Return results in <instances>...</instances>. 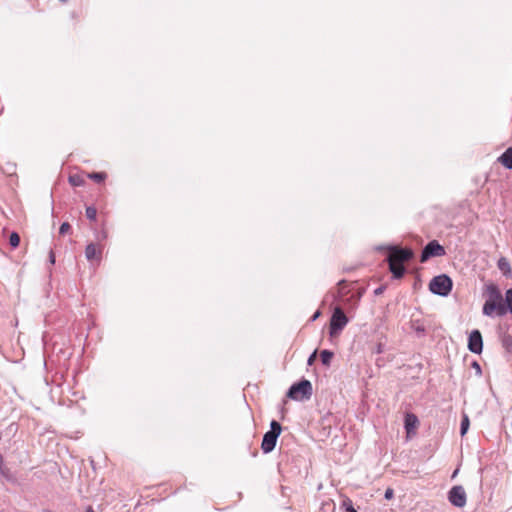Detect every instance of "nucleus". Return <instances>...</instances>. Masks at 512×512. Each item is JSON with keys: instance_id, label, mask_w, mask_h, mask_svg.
Listing matches in <instances>:
<instances>
[{"instance_id": "obj_1", "label": "nucleus", "mask_w": 512, "mask_h": 512, "mask_svg": "<svg viewBox=\"0 0 512 512\" xmlns=\"http://www.w3.org/2000/svg\"><path fill=\"white\" fill-rule=\"evenodd\" d=\"M487 299L483 305V314L489 317L494 315L502 317L506 315V305L503 301L501 291L495 284L486 286Z\"/></svg>"}, {"instance_id": "obj_2", "label": "nucleus", "mask_w": 512, "mask_h": 512, "mask_svg": "<svg viewBox=\"0 0 512 512\" xmlns=\"http://www.w3.org/2000/svg\"><path fill=\"white\" fill-rule=\"evenodd\" d=\"M313 388L309 380L303 379L291 385L287 392V397L295 401L309 400L312 396Z\"/></svg>"}, {"instance_id": "obj_3", "label": "nucleus", "mask_w": 512, "mask_h": 512, "mask_svg": "<svg viewBox=\"0 0 512 512\" xmlns=\"http://www.w3.org/2000/svg\"><path fill=\"white\" fill-rule=\"evenodd\" d=\"M281 431V424L276 420H272L270 423V430L264 434L261 443V449L265 454L270 453L274 450L277 443V439L281 434Z\"/></svg>"}, {"instance_id": "obj_4", "label": "nucleus", "mask_w": 512, "mask_h": 512, "mask_svg": "<svg viewBox=\"0 0 512 512\" xmlns=\"http://www.w3.org/2000/svg\"><path fill=\"white\" fill-rule=\"evenodd\" d=\"M452 287V279L446 274L435 276L429 283V290L433 294L443 297L450 294Z\"/></svg>"}, {"instance_id": "obj_5", "label": "nucleus", "mask_w": 512, "mask_h": 512, "mask_svg": "<svg viewBox=\"0 0 512 512\" xmlns=\"http://www.w3.org/2000/svg\"><path fill=\"white\" fill-rule=\"evenodd\" d=\"M348 321V317L345 315L342 308L339 306L335 307L330 319V336L338 335L347 325Z\"/></svg>"}, {"instance_id": "obj_6", "label": "nucleus", "mask_w": 512, "mask_h": 512, "mask_svg": "<svg viewBox=\"0 0 512 512\" xmlns=\"http://www.w3.org/2000/svg\"><path fill=\"white\" fill-rule=\"evenodd\" d=\"M445 254V248L437 240H432L423 248L420 261L424 263L432 257H442Z\"/></svg>"}, {"instance_id": "obj_7", "label": "nucleus", "mask_w": 512, "mask_h": 512, "mask_svg": "<svg viewBox=\"0 0 512 512\" xmlns=\"http://www.w3.org/2000/svg\"><path fill=\"white\" fill-rule=\"evenodd\" d=\"M413 256L414 253L410 248L391 246L389 247L387 262H399L404 264L405 262L411 260Z\"/></svg>"}, {"instance_id": "obj_8", "label": "nucleus", "mask_w": 512, "mask_h": 512, "mask_svg": "<svg viewBox=\"0 0 512 512\" xmlns=\"http://www.w3.org/2000/svg\"><path fill=\"white\" fill-rule=\"evenodd\" d=\"M448 500L455 507H464L467 501L465 489L461 485L453 486L448 493Z\"/></svg>"}, {"instance_id": "obj_9", "label": "nucleus", "mask_w": 512, "mask_h": 512, "mask_svg": "<svg viewBox=\"0 0 512 512\" xmlns=\"http://www.w3.org/2000/svg\"><path fill=\"white\" fill-rule=\"evenodd\" d=\"M468 349L475 354H480L483 350V339L481 332L477 329L471 331L468 338Z\"/></svg>"}, {"instance_id": "obj_10", "label": "nucleus", "mask_w": 512, "mask_h": 512, "mask_svg": "<svg viewBox=\"0 0 512 512\" xmlns=\"http://www.w3.org/2000/svg\"><path fill=\"white\" fill-rule=\"evenodd\" d=\"M389 270L395 279H400L404 276L406 269L403 263L388 262Z\"/></svg>"}, {"instance_id": "obj_11", "label": "nucleus", "mask_w": 512, "mask_h": 512, "mask_svg": "<svg viewBox=\"0 0 512 512\" xmlns=\"http://www.w3.org/2000/svg\"><path fill=\"white\" fill-rule=\"evenodd\" d=\"M85 256L87 260H99L101 256V251L97 250L96 245L94 243H90L85 248Z\"/></svg>"}, {"instance_id": "obj_12", "label": "nucleus", "mask_w": 512, "mask_h": 512, "mask_svg": "<svg viewBox=\"0 0 512 512\" xmlns=\"http://www.w3.org/2000/svg\"><path fill=\"white\" fill-rule=\"evenodd\" d=\"M498 160L504 167L512 170V147L506 149Z\"/></svg>"}, {"instance_id": "obj_13", "label": "nucleus", "mask_w": 512, "mask_h": 512, "mask_svg": "<svg viewBox=\"0 0 512 512\" xmlns=\"http://www.w3.org/2000/svg\"><path fill=\"white\" fill-rule=\"evenodd\" d=\"M498 269L503 273L504 276L510 277L512 270L509 261L505 257H501L497 262Z\"/></svg>"}, {"instance_id": "obj_14", "label": "nucleus", "mask_w": 512, "mask_h": 512, "mask_svg": "<svg viewBox=\"0 0 512 512\" xmlns=\"http://www.w3.org/2000/svg\"><path fill=\"white\" fill-rule=\"evenodd\" d=\"M418 423V419L413 414H407L405 417V429L407 433H409L412 429L416 427V424Z\"/></svg>"}, {"instance_id": "obj_15", "label": "nucleus", "mask_w": 512, "mask_h": 512, "mask_svg": "<svg viewBox=\"0 0 512 512\" xmlns=\"http://www.w3.org/2000/svg\"><path fill=\"white\" fill-rule=\"evenodd\" d=\"M334 356V353L330 350H322L320 353L321 362L325 366H329L331 363V360Z\"/></svg>"}, {"instance_id": "obj_16", "label": "nucleus", "mask_w": 512, "mask_h": 512, "mask_svg": "<svg viewBox=\"0 0 512 512\" xmlns=\"http://www.w3.org/2000/svg\"><path fill=\"white\" fill-rule=\"evenodd\" d=\"M503 348L512 354V336L510 334H504L501 338Z\"/></svg>"}, {"instance_id": "obj_17", "label": "nucleus", "mask_w": 512, "mask_h": 512, "mask_svg": "<svg viewBox=\"0 0 512 512\" xmlns=\"http://www.w3.org/2000/svg\"><path fill=\"white\" fill-rule=\"evenodd\" d=\"M469 426H470V420H469V417L467 414H463L462 415V419H461V424H460V434L461 436H464L468 429H469Z\"/></svg>"}, {"instance_id": "obj_18", "label": "nucleus", "mask_w": 512, "mask_h": 512, "mask_svg": "<svg viewBox=\"0 0 512 512\" xmlns=\"http://www.w3.org/2000/svg\"><path fill=\"white\" fill-rule=\"evenodd\" d=\"M503 301L506 305V313L508 311L512 313V288L506 291L505 298H503Z\"/></svg>"}, {"instance_id": "obj_19", "label": "nucleus", "mask_w": 512, "mask_h": 512, "mask_svg": "<svg viewBox=\"0 0 512 512\" xmlns=\"http://www.w3.org/2000/svg\"><path fill=\"white\" fill-rule=\"evenodd\" d=\"M20 243V236L17 232H12L9 236V244L12 248L18 247Z\"/></svg>"}, {"instance_id": "obj_20", "label": "nucleus", "mask_w": 512, "mask_h": 512, "mask_svg": "<svg viewBox=\"0 0 512 512\" xmlns=\"http://www.w3.org/2000/svg\"><path fill=\"white\" fill-rule=\"evenodd\" d=\"M86 217L89 220L95 221L96 217H97V210H96V208L93 207V206H88L86 208Z\"/></svg>"}, {"instance_id": "obj_21", "label": "nucleus", "mask_w": 512, "mask_h": 512, "mask_svg": "<svg viewBox=\"0 0 512 512\" xmlns=\"http://www.w3.org/2000/svg\"><path fill=\"white\" fill-rule=\"evenodd\" d=\"M89 177L91 179H93L94 181L100 183V182L104 181V179L106 178V174L102 173V172H94V173L90 174Z\"/></svg>"}, {"instance_id": "obj_22", "label": "nucleus", "mask_w": 512, "mask_h": 512, "mask_svg": "<svg viewBox=\"0 0 512 512\" xmlns=\"http://www.w3.org/2000/svg\"><path fill=\"white\" fill-rule=\"evenodd\" d=\"M341 508L344 509L345 512H348L351 508H354L351 499L345 498L342 501Z\"/></svg>"}, {"instance_id": "obj_23", "label": "nucleus", "mask_w": 512, "mask_h": 512, "mask_svg": "<svg viewBox=\"0 0 512 512\" xmlns=\"http://www.w3.org/2000/svg\"><path fill=\"white\" fill-rule=\"evenodd\" d=\"M70 229H71L70 224L68 222H64L61 224V226L59 228V234L65 235Z\"/></svg>"}, {"instance_id": "obj_24", "label": "nucleus", "mask_w": 512, "mask_h": 512, "mask_svg": "<svg viewBox=\"0 0 512 512\" xmlns=\"http://www.w3.org/2000/svg\"><path fill=\"white\" fill-rule=\"evenodd\" d=\"M338 286H339V294L340 296H344L347 294V290H346V281L344 280H341L339 283H338Z\"/></svg>"}, {"instance_id": "obj_25", "label": "nucleus", "mask_w": 512, "mask_h": 512, "mask_svg": "<svg viewBox=\"0 0 512 512\" xmlns=\"http://www.w3.org/2000/svg\"><path fill=\"white\" fill-rule=\"evenodd\" d=\"M472 368L475 370L476 374L478 376H481L482 375V369H481V366L480 364L477 362V361H473L472 364H471Z\"/></svg>"}, {"instance_id": "obj_26", "label": "nucleus", "mask_w": 512, "mask_h": 512, "mask_svg": "<svg viewBox=\"0 0 512 512\" xmlns=\"http://www.w3.org/2000/svg\"><path fill=\"white\" fill-rule=\"evenodd\" d=\"M315 359H316V351H314V352L309 356V358H308V360H307V364H308L309 366H311V365L314 363Z\"/></svg>"}, {"instance_id": "obj_27", "label": "nucleus", "mask_w": 512, "mask_h": 512, "mask_svg": "<svg viewBox=\"0 0 512 512\" xmlns=\"http://www.w3.org/2000/svg\"><path fill=\"white\" fill-rule=\"evenodd\" d=\"M394 495V492L391 488H388L386 491H385V498L386 499H391Z\"/></svg>"}, {"instance_id": "obj_28", "label": "nucleus", "mask_w": 512, "mask_h": 512, "mask_svg": "<svg viewBox=\"0 0 512 512\" xmlns=\"http://www.w3.org/2000/svg\"><path fill=\"white\" fill-rule=\"evenodd\" d=\"M49 262L52 265L55 264V254H54V252L52 250L49 253Z\"/></svg>"}, {"instance_id": "obj_29", "label": "nucleus", "mask_w": 512, "mask_h": 512, "mask_svg": "<svg viewBox=\"0 0 512 512\" xmlns=\"http://www.w3.org/2000/svg\"><path fill=\"white\" fill-rule=\"evenodd\" d=\"M3 457L2 455L0 454V473L5 475V469H4V466H3Z\"/></svg>"}, {"instance_id": "obj_30", "label": "nucleus", "mask_w": 512, "mask_h": 512, "mask_svg": "<svg viewBox=\"0 0 512 512\" xmlns=\"http://www.w3.org/2000/svg\"><path fill=\"white\" fill-rule=\"evenodd\" d=\"M384 290H385V287L384 286H380V287L375 289L374 294L375 295H380V294L383 293Z\"/></svg>"}, {"instance_id": "obj_31", "label": "nucleus", "mask_w": 512, "mask_h": 512, "mask_svg": "<svg viewBox=\"0 0 512 512\" xmlns=\"http://www.w3.org/2000/svg\"><path fill=\"white\" fill-rule=\"evenodd\" d=\"M319 315H320V312H319V311H317V312L313 315V317H312V321L316 320V318H317Z\"/></svg>"}, {"instance_id": "obj_32", "label": "nucleus", "mask_w": 512, "mask_h": 512, "mask_svg": "<svg viewBox=\"0 0 512 512\" xmlns=\"http://www.w3.org/2000/svg\"><path fill=\"white\" fill-rule=\"evenodd\" d=\"M416 331H417V332H424V328H423V327H417V328H416Z\"/></svg>"}, {"instance_id": "obj_33", "label": "nucleus", "mask_w": 512, "mask_h": 512, "mask_svg": "<svg viewBox=\"0 0 512 512\" xmlns=\"http://www.w3.org/2000/svg\"><path fill=\"white\" fill-rule=\"evenodd\" d=\"M86 512H95L92 507H88Z\"/></svg>"}, {"instance_id": "obj_34", "label": "nucleus", "mask_w": 512, "mask_h": 512, "mask_svg": "<svg viewBox=\"0 0 512 512\" xmlns=\"http://www.w3.org/2000/svg\"><path fill=\"white\" fill-rule=\"evenodd\" d=\"M348 512H357L355 508H351Z\"/></svg>"}]
</instances>
